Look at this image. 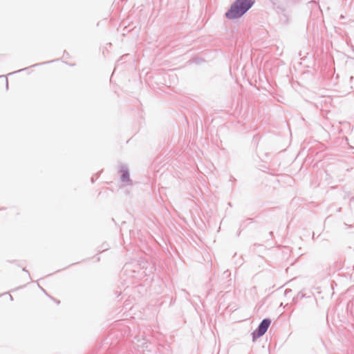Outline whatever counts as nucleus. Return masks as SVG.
Listing matches in <instances>:
<instances>
[{"label":"nucleus","instance_id":"4","mask_svg":"<svg viewBox=\"0 0 354 354\" xmlns=\"http://www.w3.org/2000/svg\"><path fill=\"white\" fill-rule=\"evenodd\" d=\"M91 180H92V183H93V182H94L93 177L92 178Z\"/></svg>","mask_w":354,"mask_h":354},{"label":"nucleus","instance_id":"3","mask_svg":"<svg viewBox=\"0 0 354 354\" xmlns=\"http://www.w3.org/2000/svg\"><path fill=\"white\" fill-rule=\"evenodd\" d=\"M119 173L120 174V180L123 183L127 185H132L133 182L130 178L129 169L127 165L120 164L119 165Z\"/></svg>","mask_w":354,"mask_h":354},{"label":"nucleus","instance_id":"2","mask_svg":"<svg viewBox=\"0 0 354 354\" xmlns=\"http://www.w3.org/2000/svg\"><path fill=\"white\" fill-rule=\"evenodd\" d=\"M271 323L270 319H264L259 324L257 328L252 333L253 341H255L257 338L263 336L268 330Z\"/></svg>","mask_w":354,"mask_h":354},{"label":"nucleus","instance_id":"1","mask_svg":"<svg viewBox=\"0 0 354 354\" xmlns=\"http://www.w3.org/2000/svg\"><path fill=\"white\" fill-rule=\"evenodd\" d=\"M252 0H236L225 15L232 19L242 16L252 5Z\"/></svg>","mask_w":354,"mask_h":354}]
</instances>
